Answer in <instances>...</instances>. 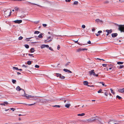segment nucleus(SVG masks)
<instances>
[{
  "label": "nucleus",
  "mask_w": 124,
  "mask_h": 124,
  "mask_svg": "<svg viewBox=\"0 0 124 124\" xmlns=\"http://www.w3.org/2000/svg\"><path fill=\"white\" fill-rule=\"evenodd\" d=\"M123 62H117V64H123Z\"/></svg>",
  "instance_id": "obj_23"
},
{
  "label": "nucleus",
  "mask_w": 124,
  "mask_h": 124,
  "mask_svg": "<svg viewBox=\"0 0 124 124\" xmlns=\"http://www.w3.org/2000/svg\"><path fill=\"white\" fill-rule=\"evenodd\" d=\"M17 74L18 75H20L21 74V73L19 72H17Z\"/></svg>",
  "instance_id": "obj_62"
},
{
  "label": "nucleus",
  "mask_w": 124,
  "mask_h": 124,
  "mask_svg": "<svg viewBox=\"0 0 124 124\" xmlns=\"http://www.w3.org/2000/svg\"><path fill=\"white\" fill-rule=\"evenodd\" d=\"M35 68H38L39 67V65H36L35 66Z\"/></svg>",
  "instance_id": "obj_44"
},
{
  "label": "nucleus",
  "mask_w": 124,
  "mask_h": 124,
  "mask_svg": "<svg viewBox=\"0 0 124 124\" xmlns=\"http://www.w3.org/2000/svg\"><path fill=\"white\" fill-rule=\"evenodd\" d=\"M65 0L66 2H70L71 1V0Z\"/></svg>",
  "instance_id": "obj_57"
},
{
  "label": "nucleus",
  "mask_w": 124,
  "mask_h": 124,
  "mask_svg": "<svg viewBox=\"0 0 124 124\" xmlns=\"http://www.w3.org/2000/svg\"><path fill=\"white\" fill-rule=\"evenodd\" d=\"M85 115V113H82L81 114H78V116H83Z\"/></svg>",
  "instance_id": "obj_17"
},
{
  "label": "nucleus",
  "mask_w": 124,
  "mask_h": 124,
  "mask_svg": "<svg viewBox=\"0 0 124 124\" xmlns=\"http://www.w3.org/2000/svg\"><path fill=\"white\" fill-rule=\"evenodd\" d=\"M110 90L111 91V92L113 94H115V93L113 92V90L112 89H110Z\"/></svg>",
  "instance_id": "obj_30"
},
{
  "label": "nucleus",
  "mask_w": 124,
  "mask_h": 124,
  "mask_svg": "<svg viewBox=\"0 0 124 124\" xmlns=\"http://www.w3.org/2000/svg\"><path fill=\"white\" fill-rule=\"evenodd\" d=\"M8 103L7 101H5L3 102L2 103L0 104V105H3L4 106H6V105H8Z\"/></svg>",
  "instance_id": "obj_8"
},
{
  "label": "nucleus",
  "mask_w": 124,
  "mask_h": 124,
  "mask_svg": "<svg viewBox=\"0 0 124 124\" xmlns=\"http://www.w3.org/2000/svg\"><path fill=\"white\" fill-rule=\"evenodd\" d=\"M115 121L110 120L108 122L109 124H116V123L114 122Z\"/></svg>",
  "instance_id": "obj_7"
},
{
  "label": "nucleus",
  "mask_w": 124,
  "mask_h": 124,
  "mask_svg": "<svg viewBox=\"0 0 124 124\" xmlns=\"http://www.w3.org/2000/svg\"><path fill=\"white\" fill-rule=\"evenodd\" d=\"M93 75L94 76H96V77H97L98 75V74H96V75L95 74V73L94 72V73H93Z\"/></svg>",
  "instance_id": "obj_35"
},
{
  "label": "nucleus",
  "mask_w": 124,
  "mask_h": 124,
  "mask_svg": "<svg viewBox=\"0 0 124 124\" xmlns=\"http://www.w3.org/2000/svg\"><path fill=\"white\" fill-rule=\"evenodd\" d=\"M102 32V31H98V33H100Z\"/></svg>",
  "instance_id": "obj_56"
},
{
  "label": "nucleus",
  "mask_w": 124,
  "mask_h": 124,
  "mask_svg": "<svg viewBox=\"0 0 124 124\" xmlns=\"http://www.w3.org/2000/svg\"><path fill=\"white\" fill-rule=\"evenodd\" d=\"M88 43L89 44H90L91 43V42L90 41V40H89L88 42Z\"/></svg>",
  "instance_id": "obj_60"
},
{
  "label": "nucleus",
  "mask_w": 124,
  "mask_h": 124,
  "mask_svg": "<svg viewBox=\"0 0 124 124\" xmlns=\"http://www.w3.org/2000/svg\"><path fill=\"white\" fill-rule=\"evenodd\" d=\"M55 74H56V76L57 77H59V78L60 77V76L61 75V74L59 73H56Z\"/></svg>",
  "instance_id": "obj_26"
},
{
  "label": "nucleus",
  "mask_w": 124,
  "mask_h": 124,
  "mask_svg": "<svg viewBox=\"0 0 124 124\" xmlns=\"http://www.w3.org/2000/svg\"><path fill=\"white\" fill-rule=\"evenodd\" d=\"M45 47V45H42L41 46V48H43Z\"/></svg>",
  "instance_id": "obj_31"
},
{
  "label": "nucleus",
  "mask_w": 124,
  "mask_h": 124,
  "mask_svg": "<svg viewBox=\"0 0 124 124\" xmlns=\"http://www.w3.org/2000/svg\"><path fill=\"white\" fill-rule=\"evenodd\" d=\"M49 49L51 50L52 51H53L54 50L51 47H49Z\"/></svg>",
  "instance_id": "obj_43"
},
{
  "label": "nucleus",
  "mask_w": 124,
  "mask_h": 124,
  "mask_svg": "<svg viewBox=\"0 0 124 124\" xmlns=\"http://www.w3.org/2000/svg\"><path fill=\"white\" fill-rule=\"evenodd\" d=\"M27 63L28 65H31V62L30 61H28L27 62Z\"/></svg>",
  "instance_id": "obj_21"
},
{
  "label": "nucleus",
  "mask_w": 124,
  "mask_h": 124,
  "mask_svg": "<svg viewBox=\"0 0 124 124\" xmlns=\"http://www.w3.org/2000/svg\"><path fill=\"white\" fill-rule=\"evenodd\" d=\"M13 22L15 23H20L22 22V20H17L14 21Z\"/></svg>",
  "instance_id": "obj_6"
},
{
  "label": "nucleus",
  "mask_w": 124,
  "mask_h": 124,
  "mask_svg": "<svg viewBox=\"0 0 124 124\" xmlns=\"http://www.w3.org/2000/svg\"><path fill=\"white\" fill-rule=\"evenodd\" d=\"M12 81L13 83L14 84L15 83V82H16V80H15L13 79L12 80Z\"/></svg>",
  "instance_id": "obj_38"
},
{
  "label": "nucleus",
  "mask_w": 124,
  "mask_h": 124,
  "mask_svg": "<svg viewBox=\"0 0 124 124\" xmlns=\"http://www.w3.org/2000/svg\"><path fill=\"white\" fill-rule=\"evenodd\" d=\"M82 51H84L85 50H87V49L86 48H82Z\"/></svg>",
  "instance_id": "obj_45"
},
{
  "label": "nucleus",
  "mask_w": 124,
  "mask_h": 124,
  "mask_svg": "<svg viewBox=\"0 0 124 124\" xmlns=\"http://www.w3.org/2000/svg\"><path fill=\"white\" fill-rule=\"evenodd\" d=\"M53 107H57L58 108H60V106L59 105H55L53 106Z\"/></svg>",
  "instance_id": "obj_29"
},
{
  "label": "nucleus",
  "mask_w": 124,
  "mask_h": 124,
  "mask_svg": "<svg viewBox=\"0 0 124 124\" xmlns=\"http://www.w3.org/2000/svg\"><path fill=\"white\" fill-rule=\"evenodd\" d=\"M118 29L121 32H124V25H119Z\"/></svg>",
  "instance_id": "obj_3"
},
{
  "label": "nucleus",
  "mask_w": 124,
  "mask_h": 124,
  "mask_svg": "<svg viewBox=\"0 0 124 124\" xmlns=\"http://www.w3.org/2000/svg\"><path fill=\"white\" fill-rule=\"evenodd\" d=\"M11 11H6L5 12L4 15H6V16H7V15H8L9 16H10V15H11Z\"/></svg>",
  "instance_id": "obj_5"
},
{
  "label": "nucleus",
  "mask_w": 124,
  "mask_h": 124,
  "mask_svg": "<svg viewBox=\"0 0 124 124\" xmlns=\"http://www.w3.org/2000/svg\"><path fill=\"white\" fill-rule=\"evenodd\" d=\"M43 26L44 27H46L47 26V24H43Z\"/></svg>",
  "instance_id": "obj_53"
},
{
  "label": "nucleus",
  "mask_w": 124,
  "mask_h": 124,
  "mask_svg": "<svg viewBox=\"0 0 124 124\" xmlns=\"http://www.w3.org/2000/svg\"><path fill=\"white\" fill-rule=\"evenodd\" d=\"M95 21L96 22H97V23H99V22L101 23V22H103V21L102 20H101L98 19H96Z\"/></svg>",
  "instance_id": "obj_13"
},
{
  "label": "nucleus",
  "mask_w": 124,
  "mask_h": 124,
  "mask_svg": "<svg viewBox=\"0 0 124 124\" xmlns=\"http://www.w3.org/2000/svg\"><path fill=\"white\" fill-rule=\"evenodd\" d=\"M77 52H79L82 51V48H79L76 50Z\"/></svg>",
  "instance_id": "obj_20"
},
{
  "label": "nucleus",
  "mask_w": 124,
  "mask_h": 124,
  "mask_svg": "<svg viewBox=\"0 0 124 124\" xmlns=\"http://www.w3.org/2000/svg\"><path fill=\"white\" fill-rule=\"evenodd\" d=\"M111 68H112V70H114V68H115V66L113 65V66L111 67Z\"/></svg>",
  "instance_id": "obj_42"
},
{
  "label": "nucleus",
  "mask_w": 124,
  "mask_h": 124,
  "mask_svg": "<svg viewBox=\"0 0 124 124\" xmlns=\"http://www.w3.org/2000/svg\"><path fill=\"white\" fill-rule=\"evenodd\" d=\"M40 32L39 31H35L34 32V33L35 34H38L39 33H40Z\"/></svg>",
  "instance_id": "obj_33"
},
{
  "label": "nucleus",
  "mask_w": 124,
  "mask_h": 124,
  "mask_svg": "<svg viewBox=\"0 0 124 124\" xmlns=\"http://www.w3.org/2000/svg\"><path fill=\"white\" fill-rule=\"evenodd\" d=\"M63 70L64 71L66 72H69L71 73H72V72L71 71L66 69H64Z\"/></svg>",
  "instance_id": "obj_9"
},
{
  "label": "nucleus",
  "mask_w": 124,
  "mask_h": 124,
  "mask_svg": "<svg viewBox=\"0 0 124 124\" xmlns=\"http://www.w3.org/2000/svg\"><path fill=\"white\" fill-rule=\"evenodd\" d=\"M10 109L12 110V111H14L15 110V109H14V108H11L10 109Z\"/></svg>",
  "instance_id": "obj_51"
},
{
  "label": "nucleus",
  "mask_w": 124,
  "mask_h": 124,
  "mask_svg": "<svg viewBox=\"0 0 124 124\" xmlns=\"http://www.w3.org/2000/svg\"><path fill=\"white\" fill-rule=\"evenodd\" d=\"M13 70L15 69L16 70H19V69L18 68L15 67H13Z\"/></svg>",
  "instance_id": "obj_27"
},
{
  "label": "nucleus",
  "mask_w": 124,
  "mask_h": 124,
  "mask_svg": "<svg viewBox=\"0 0 124 124\" xmlns=\"http://www.w3.org/2000/svg\"><path fill=\"white\" fill-rule=\"evenodd\" d=\"M38 101L43 103H47L48 102V100L44 99H39L38 100Z\"/></svg>",
  "instance_id": "obj_2"
},
{
  "label": "nucleus",
  "mask_w": 124,
  "mask_h": 124,
  "mask_svg": "<svg viewBox=\"0 0 124 124\" xmlns=\"http://www.w3.org/2000/svg\"><path fill=\"white\" fill-rule=\"evenodd\" d=\"M22 66L23 67H24L26 68L28 66L27 65L26 66V65H22Z\"/></svg>",
  "instance_id": "obj_47"
},
{
  "label": "nucleus",
  "mask_w": 124,
  "mask_h": 124,
  "mask_svg": "<svg viewBox=\"0 0 124 124\" xmlns=\"http://www.w3.org/2000/svg\"><path fill=\"white\" fill-rule=\"evenodd\" d=\"M104 94H105V95L106 96H107L108 95V94L107 93H104Z\"/></svg>",
  "instance_id": "obj_59"
},
{
  "label": "nucleus",
  "mask_w": 124,
  "mask_h": 124,
  "mask_svg": "<svg viewBox=\"0 0 124 124\" xmlns=\"http://www.w3.org/2000/svg\"><path fill=\"white\" fill-rule=\"evenodd\" d=\"M35 104V103H34L33 104H27V105H28L29 106H32V105H34V104Z\"/></svg>",
  "instance_id": "obj_52"
},
{
  "label": "nucleus",
  "mask_w": 124,
  "mask_h": 124,
  "mask_svg": "<svg viewBox=\"0 0 124 124\" xmlns=\"http://www.w3.org/2000/svg\"><path fill=\"white\" fill-rule=\"evenodd\" d=\"M28 55L29 56H32L33 57H34V56H33V54H28Z\"/></svg>",
  "instance_id": "obj_50"
},
{
  "label": "nucleus",
  "mask_w": 124,
  "mask_h": 124,
  "mask_svg": "<svg viewBox=\"0 0 124 124\" xmlns=\"http://www.w3.org/2000/svg\"><path fill=\"white\" fill-rule=\"evenodd\" d=\"M112 31V30L110 29V30H106V32L108 33V34L111 33Z\"/></svg>",
  "instance_id": "obj_10"
},
{
  "label": "nucleus",
  "mask_w": 124,
  "mask_h": 124,
  "mask_svg": "<svg viewBox=\"0 0 124 124\" xmlns=\"http://www.w3.org/2000/svg\"><path fill=\"white\" fill-rule=\"evenodd\" d=\"M120 67L119 68L121 69V68H123V67H124V66L123 65H120Z\"/></svg>",
  "instance_id": "obj_46"
},
{
  "label": "nucleus",
  "mask_w": 124,
  "mask_h": 124,
  "mask_svg": "<svg viewBox=\"0 0 124 124\" xmlns=\"http://www.w3.org/2000/svg\"><path fill=\"white\" fill-rule=\"evenodd\" d=\"M24 46L27 48H28L29 47V46L28 45L25 44L24 45Z\"/></svg>",
  "instance_id": "obj_24"
},
{
  "label": "nucleus",
  "mask_w": 124,
  "mask_h": 124,
  "mask_svg": "<svg viewBox=\"0 0 124 124\" xmlns=\"http://www.w3.org/2000/svg\"><path fill=\"white\" fill-rule=\"evenodd\" d=\"M35 51L34 48H31L30 49V51L31 52V53H33L34 52V51Z\"/></svg>",
  "instance_id": "obj_16"
},
{
  "label": "nucleus",
  "mask_w": 124,
  "mask_h": 124,
  "mask_svg": "<svg viewBox=\"0 0 124 124\" xmlns=\"http://www.w3.org/2000/svg\"><path fill=\"white\" fill-rule=\"evenodd\" d=\"M70 63V62H67L66 63L65 65V66L66 67H67L68 66V65H69V64Z\"/></svg>",
  "instance_id": "obj_22"
},
{
  "label": "nucleus",
  "mask_w": 124,
  "mask_h": 124,
  "mask_svg": "<svg viewBox=\"0 0 124 124\" xmlns=\"http://www.w3.org/2000/svg\"><path fill=\"white\" fill-rule=\"evenodd\" d=\"M16 90L18 91H20L21 90H22L21 92H22L24 94H22V93H21V96L23 97H25L27 99H30L31 98H36L37 97V96H34L33 95H30L26 94L24 90L23 89H22L19 86H18L17 87Z\"/></svg>",
  "instance_id": "obj_1"
},
{
  "label": "nucleus",
  "mask_w": 124,
  "mask_h": 124,
  "mask_svg": "<svg viewBox=\"0 0 124 124\" xmlns=\"http://www.w3.org/2000/svg\"><path fill=\"white\" fill-rule=\"evenodd\" d=\"M23 38L22 37L20 36L19 37L18 39L19 40H21L23 39Z\"/></svg>",
  "instance_id": "obj_39"
},
{
  "label": "nucleus",
  "mask_w": 124,
  "mask_h": 124,
  "mask_svg": "<svg viewBox=\"0 0 124 124\" xmlns=\"http://www.w3.org/2000/svg\"><path fill=\"white\" fill-rule=\"evenodd\" d=\"M14 9L15 10L18 11L19 9V8L17 7H16L14 8Z\"/></svg>",
  "instance_id": "obj_32"
},
{
  "label": "nucleus",
  "mask_w": 124,
  "mask_h": 124,
  "mask_svg": "<svg viewBox=\"0 0 124 124\" xmlns=\"http://www.w3.org/2000/svg\"><path fill=\"white\" fill-rule=\"evenodd\" d=\"M70 106V104H66L65 105V107L68 108H69Z\"/></svg>",
  "instance_id": "obj_18"
},
{
  "label": "nucleus",
  "mask_w": 124,
  "mask_h": 124,
  "mask_svg": "<svg viewBox=\"0 0 124 124\" xmlns=\"http://www.w3.org/2000/svg\"><path fill=\"white\" fill-rule=\"evenodd\" d=\"M112 68H111V67H110L109 68V69H108L107 70L108 71V70L109 69V70H111L112 69Z\"/></svg>",
  "instance_id": "obj_61"
},
{
  "label": "nucleus",
  "mask_w": 124,
  "mask_h": 124,
  "mask_svg": "<svg viewBox=\"0 0 124 124\" xmlns=\"http://www.w3.org/2000/svg\"><path fill=\"white\" fill-rule=\"evenodd\" d=\"M99 83L101 84H100L101 85H105V84L104 83L102 82H100Z\"/></svg>",
  "instance_id": "obj_37"
},
{
  "label": "nucleus",
  "mask_w": 124,
  "mask_h": 124,
  "mask_svg": "<svg viewBox=\"0 0 124 124\" xmlns=\"http://www.w3.org/2000/svg\"><path fill=\"white\" fill-rule=\"evenodd\" d=\"M60 78L62 79H64L65 78V77H64L63 76H62L61 75H61L60 76Z\"/></svg>",
  "instance_id": "obj_19"
},
{
  "label": "nucleus",
  "mask_w": 124,
  "mask_h": 124,
  "mask_svg": "<svg viewBox=\"0 0 124 124\" xmlns=\"http://www.w3.org/2000/svg\"><path fill=\"white\" fill-rule=\"evenodd\" d=\"M93 118H90L86 120V122H92L94 121L95 120V119H93Z\"/></svg>",
  "instance_id": "obj_4"
},
{
  "label": "nucleus",
  "mask_w": 124,
  "mask_h": 124,
  "mask_svg": "<svg viewBox=\"0 0 124 124\" xmlns=\"http://www.w3.org/2000/svg\"><path fill=\"white\" fill-rule=\"evenodd\" d=\"M82 27L83 28H85V26L84 25H83L82 26Z\"/></svg>",
  "instance_id": "obj_48"
},
{
  "label": "nucleus",
  "mask_w": 124,
  "mask_h": 124,
  "mask_svg": "<svg viewBox=\"0 0 124 124\" xmlns=\"http://www.w3.org/2000/svg\"><path fill=\"white\" fill-rule=\"evenodd\" d=\"M94 72V70H92L89 71V73L90 75H93Z\"/></svg>",
  "instance_id": "obj_12"
},
{
  "label": "nucleus",
  "mask_w": 124,
  "mask_h": 124,
  "mask_svg": "<svg viewBox=\"0 0 124 124\" xmlns=\"http://www.w3.org/2000/svg\"><path fill=\"white\" fill-rule=\"evenodd\" d=\"M31 38H32L31 37V38H26V40L27 41H30V39Z\"/></svg>",
  "instance_id": "obj_41"
},
{
  "label": "nucleus",
  "mask_w": 124,
  "mask_h": 124,
  "mask_svg": "<svg viewBox=\"0 0 124 124\" xmlns=\"http://www.w3.org/2000/svg\"><path fill=\"white\" fill-rule=\"evenodd\" d=\"M51 41H52V40H49L48 41H46V40H45V41H46V42H50Z\"/></svg>",
  "instance_id": "obj_58"
},
{
  "label": "nucleus",
  "mask_w": 124,
  "mask_h": 124,
  "mask_svg": "<svg viewBox=\"0 0 124 124\" xmlns=\"http://www.w3.org/2000/svg\"><path fill=\"white\" fill-rule=\"evenodd\" d=\"M118 91L121 93L124 92V88L119 89Z\"/></svg>",
  "instance_id": "obj_14"
},
{
  "label": "nucleus",
  "mask_w": 124,
  "mask_h": 124,
  "mask_svg": "<svg viewBox=\"0 0 124 124\" xmlns=\"http://www.w3.org/2000/svg\"><path fill=\"white\" fill-rule=\"evenodd\" d=\"M107 65L106 64H102V66H103L106 67Z\"/></svg>",
  "instance_id": "obj_54"
},
{
  "label": "nucleus",
  "mask_w": 124,
  "mask_h": 124,
  "mask_svg": "<svg viewBox=\"0 0 124 124\" xmlns=\"http://www.w3.org/2000/svg\"><path fill=\"white\" fill-rule=\"evenodd\" d=\"M117 35V34L116 33H114L112 34L111 36H112L113 37H115Z\"/></svg>",
  "instance_id": "obj_11"
},
{
  "label": "nucleus",
  "mask_w": 124,
  "mask_h": 124,
  "mask_svg": "<svg viewBox=\"0 0 124 124\" xmlns=\"http://www.w3.org/2000/svg\"><path fill=\"white\" fill-rule=\"evenodd\" d=\"M60 47L59 45H58L57 46V49L59 50L60 48Z\"/></svg>",
  "instance_id": "obj_49"
},
{
  "label": "nucleus",
  "mask_w": 124,
  "mask_h": 124,
  "mask_svg": "<svg viewBox=\"0 0 124 124\" xmlns=\"http://www.w3.org/2000/svg\"><path fill=\"white\" fill-rule=\"evenodd\" d=\"M42 33H40L38 36V37L39 38H42Z\"/></svg>",
  "instance_id": "obj_25"
},
{
  "label": "nucleus",
  "mask_w": 124,
  "mask_h": 124,
  "mask_svg": "<svg viewBox=\"0 0 124 124\" xmlns=\"http://www.w3.org/2000/svg\"><path fill=\"white\" fill-rule=\"evenodd\" d=\"M30 3H31V4H33L34 5H37V6H39V7H41V6H40V5H38V4H35V3H31V2H29Z\"/></svg>",
  "instance_id": "obj_34"
},
{
  "label": "nucleus",
  "mask_w": 124,
  "mask_h": 124,
  "mask_svg": "<svg viewBox=\"0 0 124 124\" xmlns=\"http://www.w3.org/2000/svg\"><path fill=\"white\" fill-rule=\"evenodd\" d=\"M83 83L84 85H87L88 84V82L86 81H84Z\"/></svg>",
  "instance_id": "obj_15"
},
{
  "label": "nucleus",
  "mask_w": 124,
  "mask_h": 124,
  "mask_svg": "<svg viewBox=\"0 0 124 124\" xmlns=\"http://www.w3.org/2000/svg\"><path fill=\"white\" fill-rule=\"evenodd\" d=\"M116 97L117 98H118L119 99H120L121 98L118 95L116 96Z\"/></svg>",
  "instance_id": "obj_36"
},
{
  "label": "nucleus",
  "mask_w": 124,
  "mask_h": 124,
  "mask_svg": "<svg viewBox=\"0 0 124 124\" xmlns=\"http://www.w3.org/2000/svg\"><path fill=\"white\" fill-rule=\"evenodd\" d=\"M51 38V36H49L47 38V39L50 38Z\"/></svg>",
  "instance_id": "obj_63"
},
{
  "label": "nucleus",
  "mask_w": 124,
  "mask_h": 124,
  "mask_svg": "<svg viewBox=\"0 0 124 124\" xmlns=\"http://www.w3.org/2000/svg\"><path fill=\"white\" fill-rule=\"evenodd\" d=\"M78 2L77 1H75L74 2L73 4L74 5H77L78 4Z\"/></svg>",
  "instance_id": "obj_28"
},
{
  "label": "nucleus",
  "mask_w": 124,
  "mask_h": 124,
  "mask_svg": "<svg viewBox=\"0 0 124 124\" xmlns=\"http://www.w3.org/2000/svg\"><path fill=\"white\" fill-rule=\"evenodd\" d=\"M45 47H49V46L48 45H45Z\"/></svg>",
  "instance_id": "obj_55"
},
{
  "label": "nucleus",
  "mask_w": 124,
  "mask_h": 124,
  "mask_svg": "<svg viewBox=\"0 0 124 124\" xmlns=\"http://www.w3.org/2000/svg\"><path fill=\"white\" fill-rule=\"evenodd\" d=\"M96 35L97 36H98L99 35V34H97H97H96Z\"/></svg>",
  "instance_id": "obj_64"
},
{
  "label": "nucleus",
  "mask_w": 124,
  "mask_h": 124,
  "mask_svg": "<svg viewBox=\"0 0 124 124\" xmlns=\"http://www.w3.org/2000/svg\"><path fill=\"white\" fill-rule=\"evenodd\" d=\"M102 91V90L101 89H100L99 91H98V93H100Z\"/></svg>",
  "instance_id": "obj_40"
}]
</instances>
